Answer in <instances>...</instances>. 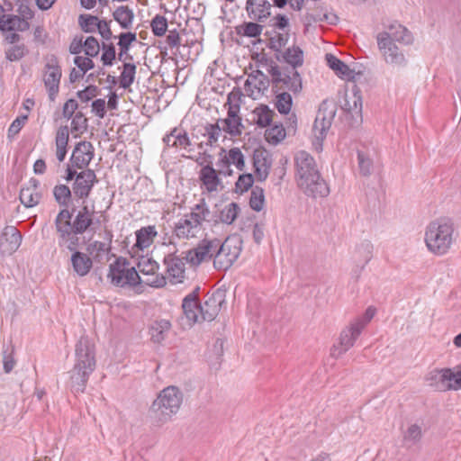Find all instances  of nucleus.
<instances>
[{"label":"nucleus","instance_id":"nucleus-1","mask_svg":"<svg viewBox=\"0 0 461 461\" xmlns=\"http://www.w3.org/2000/svg\"><path fill=\"white\" fill-rule=\"evenodd\" d=\"M297 185L309 197H326L330 187L321 177L314 158L304 150L298 151L294 158Z\"/></svg>","mask_w":461,"mask_h":461},{"label":"nucleus","instance_id":"nucleus-2","mask_svg":"<svg viewBox=\"0 0 461 461\" xmlns=\"http://www.w3.org/2000/svg\"><path fill=\"white\" fill-rule=\"evenodd\" d=\"M96 366L95 347L86 336H82L75 347V364L70 373V388L74 393L86 390L90 375Z\"/></svg>","mask_w":461,"mask_h":461},{"label":"nucleus","instance_id":"nucleus-3","mask_svg":"<svg viewBox=\"0 0 461 461\" xmlns=\"http://www.w3.org/2000/svg\"><path fill=\"white\" fill-rule=\"evenodd\" d=\"M182 391L174 385L164 388L153 401L149 417L153 426L161 427L176 415L183 402Z\"/></svg>","mask_w":461,"mask_h":461},{"label":"nucleus","instance_id":"nucleus-4","mask_svg":"<svg viewBox=\"0 0 461 461\" xmlns=\"http://www.w3.org/2000/svg\"><path fill=\"white\" fill-rule=\"evenodd\" d=\"M454 222L443 217L432 221L426 228L425 243L428 249L437 255L447 253L454 241Z\"/></svg>","mask_w":461,"mask_h":461},{"label":"nucleus","instance_id":"nucleus-5","mask_svg":"<svg viewBox=\"0 0 461 461\" xmlns=\"http://www.w3.org/2000/svg\"><path fill=\"white\" fill-rule=\"evenodd\" d=\"M62 214L65 215L63 219H61L60 223L68 219L69 225L75 231L82 233L87 230L95 231L96 227L100 224V219L95 217L94 207L90 209L86 204H83L79 210L75 206L71 209L62 208L57 214L54 221L58 222L60 217H62Z\"/></svg>","mask_w":461,"mask_h":461},{"label":"nucleus","instance_id":"nucleus-6","mask_svg":"<svg viewBox=\"0 0 461 461\" xmlns=\"http://www.w3.org/2000/svg\"><path fill=\"white\" fill-rule=\"evenodd\" d=\"M107 277L113 285L120 287H136L142 283L139 272L134 267H130V261L123 257H118L110 264Z\"/></svg>","mask_w":461,"mask_h":461},{"label":"nucleus","instance_id":"nucleus-7","mask_svg":"<svg viewBox=\"0 0 461 461\" xmlns=\"http://www.w3.org/2000/svg\"><path fill=\"white\" fill-rule=\"evenodd\" d=\"M273 90H288L294 95H298L303 90V79L300 73L294 68H286L281 71L279 67H274L270 70Z\"/></svg>","mask_w":461,"mask_h":461},{"label":"nucleus","instance_id":"nucleus-8","mask_svg":"<svg viewBox=\"0 0 461 461\" xmlns=\"http://www.w3.org/2000/svg\"><path fill=\"white\" fill-rule=\"evenodd\" d=\"M384 30L376 35L377 45L385 46L386 42H398L403 45H410L413 42L411 32L397 21L392 22L390 24H384Z\"/></svg>","mask_w":461,"mask_h":461},{"label":"nucleus","instance_id":"nucleus-9","mask_svg":"<svg viewBox=\"0 0 461 461\" xmlns=\"http://www.w3.org/2000/svg\"><path fill=\"white\" fill-rule=\"evenodd\" d=\"M336 104L332 101L323 100L320 104L312 131L318 141H322L330 128L336 114Z\"/></svg>","mask_w":461,"mask_h":461},{"label":"nucleus","instance_id":"nucleus-10","mask_svg":"<svg viewBox=\"0 0 461 461\" xmlns=\"http://www.w3.org/2000/svg\"><path fill=\"white\" fill-rule=\"evenodd\" d=\"M240 250V247L232 244V240L229 238L222 243L220 242L219 247L214 252V267L220 270L229 269L239 258Z\"/></svg>","mask_w":461,"mask_h":461},{"label":"nucleus","instance_id":"nucleus-11","mask_svg":"<svg viewBox=\"0 0 461 461\" xmlns=\"http://www.w3.org/2000/svg\"><path fill=\"white\" fill-rule=\"evenodd\" d=\"M220 245V240H202L195 248L185 252V262L199 266L203 261L214 258V252Z\"/></svg>","mask_w":461,"mask_h":461},{"label":"nucleus","instance_id":"nucleus-12","mask_svg":"<svg viewBox=\"0 0 461 461\" xmlns=\"http://www.w3.org/2000/svg\"><path fill=\"white\" fill-rule=\"evenodd\" d=\"M139 272L146 276L142 281L147 285L160 288L166 285V277L158 273L159 265L151 258L142 256L139 258L137 263Z\"/></svg>","mask_w":461,"mask_h":461},{"label":"nucleus","instance_id":"nucleus-13","mask_svg":"<svg viewBox=\"0 0 461 461\" xmlns=\"http://www.w3.org/2000/svg\"><path fill=\"white\" fill-rule=\"evenodd\" d=\"M44 85L48 91L49 99L55 101L59 90L61 78V68L59 59L55 55H51L45 65Z\"/></svg>","mask_w":461,"mask_h":461},{"label":"nucleus","instance_id":"nucleus-14","mask_svg":"<svg viewBox=\"0 0 461 461\" xmlns=\"http://www.w3.org/2000/svg\"><path fill=\"white\" fill-rule=\"evenodd\" d=\"M199 216L192 213H185L175 224L174 234L179 240H190L196 238L203 229V224L199 221Z\"/></svg>","mask_w":461,"mask_h":461},{"label":"nucleus","instance_id":"nucleus-15","mask_svg":"<svg viewBox=\"0 0 461 461\" xmlns=\"http://www.w3.org/2000/svg\"><path fill=\"white\" fill-rule=\"evenodd\" d=\"M65 214H62L64 216ZM61 219L58 222L54 221L55 229L58 234V244L59 247H66L70 252L78 251L80 246L78 235L83 234L71 229L68 220L60 223Z\"/></svg>","mask_w":461,"mask_h":461},{"label":"nucleus","instance_id":"nucleus-16","mask_svg":"<svg viewBox=\"0 0 461 461\" xmlns=\"http://www.w3.org/2000/svg\"><path fill=\"white\" fill-rule=\"evenodd\" d=\"M98 182L96 175L93 169L86 168L78 173V176L72 185V191L77 200H82L83 203L89 197L93 187Z\"/></svg>","mask_w":461,"mask_h":461},{"label":"nucleus","instance_id":"nucleus-17","mask_svg":"<svg viewBox=\"0 0 461 461\" xmlns=\"http://www.w3.org/2000/svg\"><path fill=\"white\" fill-rule=\"evenodd\" d=\"M225 303V292L217 289L199 306V313L203 321H211L216 318L222 304Z\"/></svg>","mask_w":461,"mask_h":461},{"label":"nucleus","instance_id":"nucleus-18","mask_svg":"<svg viewBox=\"0 0 461 461\" xmlns=\"http://www.w3.org/2000/svg\"><path fill=\"white\" fill-rule=\"evenodd\" d=\"M95 155V148L90 141L82 140L76 144L69 162L72 167L85 170L90 164Z\"/></svg>","mask_w":461,"mask_h":461},{"label":"nucleus","instance_id":"nucleus-19","mask_svg":"<svg viewBox=\"0 0 461 461\" xmlns=\"http://www.w3.org/2000/svg\"><path fill=\"white\" fill-rule=\"evenodd\" d=\"M252 158L256 179L258 182H264L272 167V156L267 149L260 147L254 150Z\"/></svg>","mask_w":461,"mask_h":461},{"label":"nucleus","instance_id":"nucleus-20","mask_svg":"<svg viewBox=\"0 0 461 461\" xmlns=\"http://www.w3.org/2000/svg\"><path fill=\"white\" fill-rule=\"evenodd\" d=\"M363 330V325L358 323H350V325L345 328L340 335H339V346L333 347V351L331 352L332 356H336V352L338 351V356L344 354L347 352L351 347L354 346L355 341L359 337Z\"/></svg>","mask_w":461,"mask_h":461},{"label":"nucleus","instance_id":"nucleus-21","mask_svg":"<svg viewBox=\"0 0 461 461\" xmlns=\"http://www.w3.org/2000/svg\"><path fill=\"white\" fill-rule=\"evenodd\" d=\"M185 257H178L176 252L165 256L163 263L173 284L182 283L185 278Z\"/></svg>","mask_w":461,"mask_h":461},{"label":"nucleus","instance_id":"nucleus-22","mask_svg":"<svg viewBox=\"0 0 461 461\" xmlns=\"http://www.w3.org/2000/svg\"><path fill=\"white\" fill-rule=\"evenodd\" d=\"M341 107L346 113H350L352 118L362 120L361 91L356 84L352 86L350 90L346 91Z\"/></svg>","mask_w":461,"mask_h":461},{"label":"nucleus","instance_id":"nucleus-23","mask_svg":"<svg viewBox=\"0 0 461 461\" xmlns=\"http://www.w3.org/2000/svg\"><path fill=\"white\" fill-rule=\"evenodd\" d=\"M22 235L14 226H6L0 235V250L3 254L12 255L20 247Z\"/></svg>","mask_w":461,"mask_h":461},{"label":"nucleus","instance_id":"nucleus-24","mask_svg":"<svg viewBox=\"0 0 461 461\" xmlns=\"http://www.w3.org/2000/svg\"><path fill=\"white\" fill-rule=\"evenodd\" d=\"M377 46L387 64L398 67H404L407 64L404 53L400 50L396 43L391 42L388 44L386 42L385 46H383L382 44Z\"/></svg>","mask_w":461,"mask_h":461},{"label":"nucleus","instance_id":"nucleus-25","mask_svg":"<svg viewBox=\"0 0 461 461\" xmlns=\"http://www.w3.org/2000/svg\"><path fill=\"white\" fill-rule=\"evenodd\" d=\"M199 179L208 192L212 193L217 190L218 185L221 184V179L219 172L213 168L211 160H209V164L201 168Z\"/></svg>","mask_w":461,"mask_h":461},{"label":"nucleus","instance_id":"nucleus-26","mask_svg":"<svg viewBox=\"0 0 461 461\" xmlns=\"http://www.w3.org/2000/svg\"><path fill=\"white\" fill-rule=\"evenodd\" d=\"M71 265L75 273L79 276H86L93 267L91 258L81 251H74L70 258Z\"/></svg>","mask_w":461,"mask_h":461},{"label":"nucleus","instance_id":"nucleus-27","mask_svg":"<svg viewBox=\"0 0 461 461\" xmlns=\"http://www.w3.org/2000/svg\"><path fill=\"white\" fill-rule=\"evenodd\" d=\"M69 140V129L68 125H61L56 132V157L59 162H63L68 152V144Z\"/></svg>","mask_w":461,"mask_h":461},{"label":"nucleus","instance_id":"nucleus-28","mask_svg":"<svg viewBox=\"0 0 461 461\" xmlns=\"http://www.w3.org/2000/svg\"><path fill=\"white\" fill-rule=\"evenodd\" d=\"M449 368L435 369L429 372L426 377L429 386L433 387L437 391H448L447 384L449 382Z\"/></svg>","mask_w":461,"mask_h":461},{"label":"nucleus","instance_id":"nucleus-29","mask_svg":"<svg viewBox=\"0 0 461 461\" xmlns=\"http://www.w3.org/2000/svg\"><path fill=\"white\" fill-rule=\"evenodd\" d=\"M118 39L119 41L117 45L119 46L120 50L118 53V59L122 62H126V60H132L133 58L131 55L128 54V51L130 50L131 44L137 41L136 33L131 32H121Z\"/></svg>","mask_w":461,"mask_h":461},{"label":"nucleus","instance_id":"nucleus-30","mask_svg":"<svg viewBox=\"0 0 461 461\" xmlns=\"http://www.w3.org/2000/svg\"><path fill=\"white\" fill-rule=\"evenodd\" d=\"M275 112L267 104H259L252 111V121L258 128H267L271 125Z\"/></svg>","mask_w":461,"mask_h":461},{"label":"nucleus","instance_id":"nucleus-31","mask_svg":"<svg viewBox=\"0 0 461 461\" xmlns=\"http://www.w3.org/2000/svg\"><path fill=\"white\" fill-rule=\"evenodd\" d=\"M223 123L222 130L229 133L230 136H240L244 128L241 117L239 116V113L235 111H228L227 118L221 120Z\"/></svg>","mask_w":461,"mask_h":461},{"label":"nucleus","instance_id":"nucleus-32","mask_svg":"<svg viewBox=\"0 0 461 461\" xmlns=\"http://www.w3.org/2000/svg\"><path fill=\"white\" fill-rule=\"evenodd\" d=\"M135 235L136 243L134 247L143 250L153 243L155 237L158 235V231L156 230L154 225H149L146 227H141L135 232Z\"/></svg>","mask_w":461,"mask_h":461},{"label":"nucleus","instance_id":"nucleus-33","mask_svg":"<svg viewBox=\"0 0 461 461\" xmlns=\"http://www.w3.org/2000/svg\"><path fill=\"white\" fill-rule=\"evenodd\" d=\"M191 212L199 216L198 220L202 224L203 221H206L213 226L217 225L218 212H212L204 198H202L200 202L192 208Z\"/></svg>","mask_w":461,"mask_h":461},{"label":"nucleus","instance_id":"nucleus-34","mask_svg":"<svg viewBox=\"0 0 461 461\" xmlns=\"http://www.w3.org/2000/svg\"><path fill=\"white\" fill-rule=\"evenodd\" d=\"M326 60L329 67L334 70L336 75L340 78L350 79L354 77V71L350 69L346 63H344L333 54H326Z\"/></svg>","mask_w":461,"mask_h":461},{"label":"nucleus","instance_id":"nucleus-35","mask_svg":"<svg viewBox=\"0 0 461 461\" xmlns=\"http://www.w3.org/2000/svg\"><path fill=\"white\" fill-rule=\"evenodd\" d=\"M113 17L122 29L130 30L132 27L134 13L128 5L118 6L113 13Z\"/></svg>","mask_w":461,"mask_h":461},{"label":"nucleus","instance_id":"nucleus-36","mask_svg":"<svg viewBox=\"0 0 461 461\" xmlns=\"http://www.w3.org/2000/svg\"><path fill=\"white\" fill-rule=\"evenodd\" d=\"M291 66L290 68L296 70V68L303 64V51L298 46L288 48L280 54V60Z\"/></svg>","mask_w":461,"mask_h":461},{"label":"nucleus","instance_id":"nucleus-37","mask_svg":"<svg viewBox=\"0 0 461 461\" xmlns=\"http://www.w3.org/2000/svg\"><path fill=\"white\" fill-rule=\"evenodd\" d=\"M171 328V323L167 320L155 321L149 327V334L151 340L155 343H160L167 336Z\"/></svg>","mask_w":461,"mask_h":461},{"label":"nucleus","instance_id":"nucleus-38","mask_svg":"<svg viewBox=\"0 0 461 461\" xmlns=\"http://www.w3.org/2000/svg\"><path fill=\"white\" fill-rule=\"evenodd\" d=\"M265 35L269 37L267 46L275 51L276 59L280 60V54L282 53L281 49L286 45L288 35L276 33V32H274V35L268 32H267Z\"/></svg>","mask_w":461,"mask_h":461},{"label":"nucleus","instance_id":"nucleus-39","mask_svg":"<svg viewBox=\"0 0 461 461\" xmlns=\"http://www.w3.org/2000/svg\"><path fill=\"white\" fill-rule=\"evenodd\" d=\"M240 209L237 203L231 202L226 205L223 209L219 211L217 224L220 222L230 225L238 217Z\"/></svg>","mask_w":461,"mask_h":461},{"label":"nucleus","instance_id":"nucleus-40","mask_svg":"<svg viewBox=\"0 0 461 461\" xmlns=\"http://www.w3.org/2000/svg\"><path fill=\"white\" fill-rule=\"evenodd\" d=\"M73 191L66 185L59 184L53 188V196L56 203L63 207L68 208V204L72 199Z\"/></svg>","mask_w":461,"mask_h":461},{"label":"nucleus","instance_id":"nucleus-41","mask_svg":"<svg viewBox=\"0 0 461 461\" xmlns=\"http://www.w3.org/2000/svg\"><path fill=\"white\" fill-rule=\"evenodd\" d=\"M41 198V192L35 191L33 189H28L26 187H23L19 194L21 203L27 208H32L38 205Z\"/></svg>","mask_w":461,"mask_h":461},{"label":"nucleus","instance_id":"nucleus-42","mask_svg":"<svg viewBox=\"0 0 461 461\" xmlns=\"http://www.w3.org/2000/svg\"><path fill=\"white\" fill-rule=\"evenodd\" d=\"M192 295H186L182 303V309L185 317L192 322L198 321L199 319V306L197 301L191 298Z\"/></svg>","mask_w":461,"mask_h":461},{"label":"nucleus","instance_id":"nucleus-43","mask_svg":"<svg viewBox=\"0 0 461 461\" xmlns=\"http://www.w3.org/2000/svg\"><path fill=\"white\" fill-rule=\"evenodd\" d=\"M276 95L275 106L281 114H288L293 105L292 95L286 92H279V90H273Z\"/></svg>","mask_w":461,"mask_h":461},{"label":"nucleus","instance_id":"nucleus-44","mask_svg":"<svg viewBox=\"0 0 461 461\" xmlns=\"http://www.w3.org/2000/svg\"><path fill=\"white\" fill-rule=\"evenodd\" d=\"M285 129L282 123L274 124L265 131L266 140L272 145L279 144L285 138Z\"/></svg>","mask_w":461,"mask_h":461},{"label":"nucleus","instance_id":"nucleus-45","mask_svg":"<svg viewBox=\"0 0 461 461\" xmlns=\"http://www.w3.org/2000/svg\"><path fill=\"white\" fill-rule=\"evenodd\" d=\"M136 65L131 62H123V70L120 76V86L127 89L135 80Z\"/></svg>","mask_w":461,"mask_h":461},{"label":"nucleus","instance_id":"nucleus-46","mask_svg":"<svg viewBox=\"0 0 461 461\" xmlns=\"http://www.w3.org/2000/svg\"><path fill=\"white\" fill-rule=\"evenodd\" d=\"M237 33L245 37L257 38L263 31V26L253 22H245L236 28Z\"/></svg>","mask_w":461,"mask_h":461},{"label":"nucleus","instance_id":"nucleus-47","mask_svg":"<svg viewBox=\"0 0 461 461\" xmlns=\"http://www.w3.org/2000/svg\"><path fill=\"white\" fill-rule=\"evenodd\" d=\"M244 95L240 87H234L231 92L228 94L226 105H228V111H235L240 113V105L243 101Z\"/></svg>","mask_w":461,"mask_h":461},{"label":"nucleus","instance_id":"nucleus-48","mask_svg":"<svg viewBox=\"0 0 461 461\" xmlns=\"http://www.w3.org/2000/svg\"><path fill=\"white\" fill-rule=\"evenodd\" d=\"M265 204L264 189L258 185H255L250 194L249 206L256 212H260Z\"/></svg>","mask_w":461,"mask_h":461},{"label":"nucleus","instance_id":"nucleus-49","mask_svg":"<svg viewBox=\"0 0 461 461\" xmlns=\"http://www.w3.org/2000/svg\"><path fill=\"white\" fill-rule=\"evenodd\" d=\"M167 20L161 14H156L150 21V29L156 37L164 36L167 31Z\"/></svg>","mask_w":461,"mask_h":461},{"label":"nucleus","instance_id":"nucleus-50","mask_svg":"<svg viewBox=\"0 0 461 461\" xmlns=\"http://www.w3.org/2000/svg\"><path fill=\"white\" fill-rule=\"evenodd\" d=\"M99 23V18L91 14H80L78 16V24L81 30L86 33L95 32L96 25Z\"/></svg>","mask_w":461,"mask_h":461},{"label":"nucleus","instance_id":"nucleus-51","mask_svg":"<svg viewBox=\"0 0 461 461\" xmlns=\"http://www.w3.org/2000/svg\"><path fill=\"white\" fill-rule=\"evenodd\" d=\"M29 53L28 48L23 44L14 45L5 50V58L9 61H18Z\"/></svg>","mask_w":461,"mask_h":461},{"label":"nucleus","instance_id":"nucleus-52","mask_svg":"<svg viewBox=\"0 0 461 461\" xmlns=\"http://www.w3.org/2000/svg\"><path fill=\"white\" fill-rule=\"evenodd\" d=\"M103 50L101 56V61L104 66H112L116 59V50L113 43H104L103 42L101 48Z\"/></svg>","mask_w":461,"mask_h":461},{"label":"nucleus","instance_id":"nucleus-53","mask_svg":"<svg viewBox=\"0 0 461 461\" xmlns=\"http://www.w3.org/2000/svg\"><path fill=\"white\" fill-rule=\"evenodd\" d=\"M357 161L360 174L368 176L372 173L373 161L364 151H357Z\"/></svg>","mask_w":461,"mask_h":461},{"label":"nucleus","instance_id":"nucleus-54","mask_svg":"<svg viewBox=\"0 0 461 461\" xmlns=\"http://www.w3.org/2000/svg\"><path fill=\"white\" fill-rule=\"evenodd\" d=\"M255 178L251 173H245L239 176V178L235 184L236 192L243 194L249 188H253Z\"/></svg>","mask_w":461,"mask_h":461},{"label":"nucleus","instance_id":"nucleus-55","mask_svg":"<svg viewBox=\"0 0 461 461\" xmlns=\"http://www.w3.org/2000/svg\"><path fill=\"white\" fill-rule=\"evenodd\" d=\"M71 131L83 133L88 126V120L82 112H77L71 118Z\"/></svg>","mask_w":461,"mask_h":461},{"label":"nucleus","instance_id":"nucleus-56","mask_svg":"<svg viewBox=\"0 0 461 461\" xmlns=\"http://www.w3.org/2000/svg\"><path fill=\"white\" fill-rule=\"evenodd\" d=\"M17 22H19V15L15 14H3L0 17V31L1 32H14L16 31Z\"/></svg>","mask_w":461,"mask_h":461},{"label":"nucleus","instance_id":"nucleus-57","mask_svg":"<svg viewBox=\"0 0 461 461\" xmlns=\"http://www.w3.org/2000/svg\"><path fill=\"white\" fill-rule=\"evenodd\" d=\"M373 249L374 246L369 240H364L357 246V252L359 254L360 257L363 258L364 260L362 269L365 267L366 264H368V262L373 258Z\"/></svg>","mask_w":461,"mask_h":461},{"label":"nucleus","instance_id":"nucleus-58","mask_svg":"<svg viewBox=\"0 0 461 461\" xmlns=\"http://www.w3.org/2000/svg\"><path fill=\"white\" fill-rule=\"evenodd\" d=\"M100 44L97 39L94 36H88L84 41V51L88 57L95 58L100 51Z\"/></svg>","mask_w":461,"mask_h":461},{"label":"nucleus","instance_id":"nucleus-59","mask_svg":"<svg viewBox=\"0 0 461 461\" xmlns=\"http://www.w3.org/2000/svg\"><path fill=\"white\" fill-rule=\"evenodd\" d=\"M250 19L259 23L265 22L271 15V8H265L263 6H257L253 8V13L249 10H246Z\"/></svg>","mask_w":461,"mask_h":461},{"label":"nucleus","instance_id":"nucleus-60","mask_svg":"<svg viewBox=\"0 0 461 461\" xmlns=\"http://www.w3.org/2000/svg\"><path fill=\"white\" fill-rule=\"evenodd\" d=\"M221 130L222 129L219 126L218 122L215 124H207L205 126V133L203 134L208 136V141L205 145L212 146L216 143L221 135Z\"/></svg>","mask_w":461,"mask_h":461},{"label":"nucleus","instance_id":"nucleus-61","mask_svg":"<svg viewBox=\"0 0 461 461\" xmlns=\"http://www.w3.org/2000/svg\"><path fill=\"white\" fill-rule=\"evenodd\" d=\"M229 158L230 160V164L235 165L239 170L242 171L244 169V156L239 148H232L229 150Z\"/></svg>","mask_w":461,"mask_h":461},{"label":"nucleus","instance_id":"nucleus-62","mask_svg":"<svg viewBox=\"0 0 461 461\" xmlns=\"http://www.w3.org/2000/svg\"><path fill=\"white\" fill-rule=\"evenodd\" d=\"M18 5L17 12L20 17L32 19L34 12L31 8V0H16Z\"/></svg>","mask_w":461,"mask_h":461},{"label":"nucleus","instance_id":"nucleus-63","mask_svg":"<svg viewBox=\"0 0 461 461\" xmlns=\"http://www.w3.org/2000/svg\"><path fill=\"white\" fill-rule=\"evenodd\" d=\"M99 88L95 85H89L85 89L77 92V96L85 103L90 101L93 97L96 96Z\"/></svg>","mask_w":461,"mask_h":461},{"label":"nucleus","instance_id":"nucleus-64","mask_svg":"<svg viewBox=\"0 0 461 461\" xmlns=\"http://www.w3.org/2000/svg\"><path fill=\"white\" fill-rule=\"evenodd\" d=\"M77 108H78V104H77V100L74 98H69L63 104L62 116L67 120L71 119L74 116V114L77 113L76 111L77 110Z\"/></svg>","mask_w":461,"mask_h":461}]
</instances>
